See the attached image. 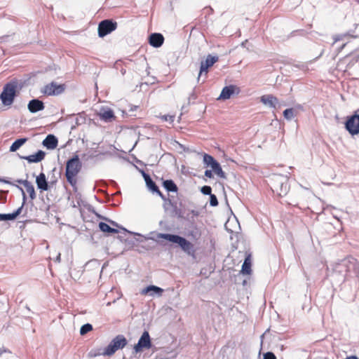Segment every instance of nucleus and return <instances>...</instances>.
I'll return each instance as SVG.
<instances>
[{"label":"nucleus","mask_w":359,"mask_h":359,"mask_svg":"<svg viewBox=\"0 0 359 359\" xmlns=\"http://www.w3.org/2000/svg\"><path fill=\"white\" fill-rule=\"evenodd\" d=\"M82 167V163L78 155H74L72 158H69L66 163L65 176L67 181L71 186L76 189V176L79 174Z\"/></svg>","instance_id":"f257e3e1"},{"label":"nucleus","mask_w":359,"mask_h":359,"mask_svg":"<svg viewBox=\"0 0 359 359\" xmlns=\"http://www.w3.org/2000/svg\"><path fill=\"white\" fill-rule=\"evenodd\" d=\"M157 238H163L166 241L177 244L181 249L188 255H193L194 253V245L185 238L179 235L171 233H158Z\"/></svg>","instance_id":"f03ea898"},{"label":"nucleus","mask_w":359,"mask_h":359,"mask_svg":"<svg viewBox=\"0 0 359 359\" xmlns=\"http://www.w3.org/2000/svg\"><path fill=\"white\" fill-rule=\"evenodd\" d=\"M18 82L11 81L6 83L0 95V100L4 106H10L13 103L17 95Z\"/></svg>","instance_id":"7ed1b4c3"},{"label":"nucleus","mask_w":359,"mask_h":359,"mask_svg":"<svg viewBox=\"0 0 359 359\" xmlns=\"http://www.w3.org/2000/svg\"><path fill=\"white\" fill-rule=\"evenodd\" d=\"M127 339L123 334H118L115 337L107 346L104 348L102 355H112L117 350L124 348L127 345Z\"/></svg>","instance_id":"20e7f679"},{"label":"nucleus","mask_w":359,"mask_h":359,"mask_svg":"<svg viewBox=\"0 0 359 359\" xmlns=\"http://www.w3.org/2000/svg\"><path fill=\"white\" fill-rule=\"evenodd\" d=\"M346 130L351 135L359 134V114L357 111L354 114L347 117L345 123Z\"/></svg>","instance_id":"39448f33"},{"label":"nucleus","mask_w":359,"mask_h":359,"mask_svg":"<svg viewBox=\"0 0 359 359\" xmlns=\"http://www.w3.org/2000/svg\"><path fill=\"white\" fill-rule=\"evenodd\" d=\"M218 59L219 58H218V57L217 55L212 56V55L209 54L206 57L205 60V61H202L201 62L200 72H199V74H198V81H200L201 78L204 74L205 77H204V79L203 80V83L205 82V79L207 77L208 68L212 67L215 62H217L218 61Z\"/></svg>","instance_id":"423d86ee"},{"label":"nucleus","mask_w":359,"mask_h":359,"mask_svg":"<svg viewBox=\"0 0 359 359\" xmlns=\"http://www.w3.org/2000/svg\"><path fill=\"white\" fill-rule=\"evenodd\" d=\"M117 27V23L112 20H102L98 25V36L104 37L114 31Z\"/></svg>","instance_id":"0eeeda50"},{"label":"nucleus","mask_w":359,"mask_h":359,"mask_svg":"<svg viewBox=\"0 0 359 359\" xmlns=\"http://www.w3.org/2000/svg\"><path fill=\"white\" fill-rule=\"evenodd\" d=\"M152 346V343L149 333L144 331L140 337L137 343L134 346V351L136 353L142 352L144 349H149Z\"/></svg>","instance_id":"6e6552de"},{"label":"nucleus","mask_w":359,"mask_h":359,"mask_svg":"<svg viewBox=\"0 0 359 359\" xmlns=\"http://www.w3.org/2000/svg\"><path fill=\"white\" fill-rule=\"evenodd\" d=\"M65 90V84H57L56 82H51L43 87L42 93L48 96L59 95Z\"/></svg>","instance_id":"1a4fd4ad"},{"label":"nucleus","mask_w":359,"mask_h":359,"mask_svg":"<svg viewBox=\"0 0 359 359\" xmlns=\"http://www.w3.org/2000/svg\"><path fill=\"white\" fill-rule=\"evenodd\" d=\"M240 92L239 88L234 85L226 86L223 88L218 100H228L234 93L238 94Z\"/></svg>","instance_id":"9d476101"},{"label":"nucleus","mask_w":359,"mask_h":359,"mask_svg":"<svg viewBox=\"0 0 359 359\" xmlns=\"http://www.w3.org/2000/svg\"><path fill=\"white\" fill-rule=\"evenodd\" d=\"M46 152L42 150H38L35 154L29 156H20L19 158L27 161L29 163H37L44 159Z\"/></svg>","instance_id":"9b49d317"},{"label":"nucleus","mask_w":359,"mask_h":359,"mask_svg":"<svg viewBox=\"0 0 359 359\" xmlns=\"http://www.w3.org/2000/svg\"><path fill=\"white\" fill-rule=\"evenodd\" d=\"M148 41L152 47L159 48L164 42V36L161 33H152L149 36Z\"/></svg>","instance_id":"f8f14e48"},{"label":"nucleus","mask_w":359,"mask_h":359,"mask_svg":"<svg viewBox=\"0 0 359 359\" xmlns=\"http://www.w3.org/2000/svg\"><path fill=\"white\" fill-rule=\"evenodd\" d=\"M260 101L264 105L269 106L273 109H276L278 107H280L277 97L271 94L262 95L260 98Z\"/></svg>","instance_id":"ddd939ff"},{"label":"nucleus","mask_w":359,"mask_h":359,"mask_svg":"<svg viewBox=\"0 0 359 359\" xmlns=\"http://www.w3.org/2000/svg\"><path fill=\"white\" fill-rule=\"evenodd\" d=\"M36 184L41 191H48L50 189L49 182L47 181L43 172H41L36 177Z\"/></svg>","instance_id":"4468645a"},{"label":"nucleus","mask_w":359,"mask_h":359,"mask_svg":"<svg viewBox=\"0 0 359 359\" xmlns=\"http://www.w3.org/2000/svg\"><path fill=\"white\" fill-rule=\"evenodd\" d=\"M44 103L39 99L31 100L27 105V108L31 113H36L44 109Z\"/></svg>","instance_id":"2eb2a0df"},{"label":"nucleus","mask_w":359,"mask_h":359,"mask_svg":"<svg viewBox=\"0 0 359 359\" xmlns=\"http://www.w3.org/2000/svg\"><path fill=\"white\" fill-rule=\"evenodd\" d=\"M99 117L100 118L106 122V123H111L116 119V116L114 115V111L109 108L104 109H103L100 113H99Z\"/></svg>","instance_id":"dca6fc26"},{"label":"nucleus","mask_w":359,"mask_h":359,"mask_svg":"<svg viewBox=\"0 0 359 359\" xmlns=\"http://www.w3.org/2000/svg\"><path fill=\"white\" fill-rule=\"evenodd\" d=\"M58 144L57 138L53 134L48 135L43 140L42 144L48 149H54Z\"/></svg>","instance_id":"f3484780"},{"label":"nucleus","mask_w":359,"mask_h":359,"mask_svg":"<svg viewBox=\"0 0 359 359\" xmlns=\"http://www.w3.org/2000/svg\"><path fill=\"white\" fill-rule=\"evenodd\" d=\"M163 292V290L158 286L149 285L142 290L141 294H147L149 293V294L151 296H153L154 294H156L160 296V295H161Z\"/></svg>","instance_id":"a211bd4d"},{"label":"nucleus","mask_w":359,"mask_h":359,"mask_svg":"<svg viewBox=\"0 0 359 359\" xmlns=\"http://www.w3.org/2000/svg\"><path fill=\"white\" fill-rule=\"evenodd\" d=\"M142 176L145 180L146 184L149 189L152 191H156L158 190V186L156 184V183L152 180L150 175L145 172L142 171Z\"/></svg>","instance_id":"6ab92c4d"},{"label":"nucleus","mask_w":359,"mask_h":359,"mask_svg":"<svg viewBox=\"0 0 359 359\" xmlns=\"http://www.w3.org/2000/svg\"><path fill=\"white\" fill-rule=\"evenodd\" d=\"M163 186L168 192H177L178 189L177 185L172 180H164Z\"/></svg>","instance_id":"aec40b11"},{"label":"nucleus","mask_w":359,"mask_h":359,"mask_svg":"<svg viewBox=\"0 0 359 359\" xmlns=\"http://www.w3.org/2000/svg\"><path fill=\"white\" fill-rule=\"evenodd\" d=\"M27 141V138H19L15 140L11 146L10 147V151L14 152L16 151L20 147H22L26 142Z\"/></svg>","instance_id":"412c9836"},{"label":"nucleus","mask_w":359,"mask_h":359,"mask_svg":"<svg viewBox=\"0 0 359 359\" xmlns=\"http://www.w3.org/2000/svg\"><path fill=\"white\" fill-rule=\"evenodd\" d=\"M99 228L102 231L108 233H116L118 232V229L111 227L109 224L103 222L99 223Z\"/></svg>","instance_id":"4be33fe9"},{"label":"nucleus","mask_w":359,"mask_h":359,"mask_svg":"<svg viewBox=\"0 0 359 359\" xmlns=\"http://www.w3.org/2000/svg\"><path fill=\"white\" fill-rule=\"evenodd\" d=\"M241 273L243 274H250L251 273V262L250 255H248L244 260L242 265Z\"/></svg>","instance_id":"5701e85b"},{"label":"nucleus","mask_w":359,"mask_h":359,"mask_svg":"<svg viewBox=\"0 0 359 359\" xmlns=\"http://www.w3.org/2000/svg\"><path fill=\"white\" fill-rule=\"evenodd\" d=\"M348 37L355 38L356 36H353L351 34L350 32H347L344 33V34H337V35H334L333 36L334 43H336V42L339 41L344 40L345 39L348 38Z\"/></svg>","instance_id":"b1692460"},{"label":"nucleus","mask_w":359,"mask_h":359,"mask_svg":"<svg viewBox=\"0 0 359 359\" xmlns=\"http://www.w3.org/2000/svg\"><path fill=\"white\" fill-rule=\"evenodd\" d=\"M26 184L27 185L25 187V188L26 189L27 192L29 194L30 199H35L36 196L33 184L30 182L29 183H26Z\"/></svg>","instance_id":"393cba45"},{"label":"nucleus","mask_w":359,"mask_h":359,"mask_svg":"<svg viewBox=\"0 0 359 359\" xmlns=\"http://www.w3.org/2000/svg\"><path fill=\"white\" fill-rule=\"evenodd\" d=\"M165 203H168L175 211L176 214H178V210L177 206V203L173 201L171 198H166L165 196L163 194L160 196Z\"/></svg>","instance_id":"a878e982"},{"label":"nucleus","mask_w":359,"mask_h":359,"mask_svg":"<svg viewBox=\"0 0 359 359\" xmlns=\"http://www.w3.org/2000/svg\"><path fill=\"white\" fill-rule=\"evenodd\" d=\"M284 118L288 121L294 117V109L292 108L286 109L283 111Z\"/></svg>","instance_id":"bb28decb"},{"label":"nucleus","mask_w":359,"mask_h":359,"mask_svg":"<svg viewBox=\"0 0 359 359\" xmlns=\"http://www.w3.org/2000/svg\"><path fill=\"white\" fill-rule=\"evenodd\" d=\"M93 330V325L90 323H86L81 327L80 334L85 335Z\"/></svg>","instance_id":"cd10ccee"},{"label":"nucleus","mask_w":359,"mask_h":359,"mask_svg":"<svg viewBox=\"0 0 359 359\" xmlns=\"http://www.w3.org/2000/svg\"><path fill=\"white\" fill-rule=\"evenodd\" d=\"M214 160L215 158L211 155H209L208 154H203V161L204 165H206L207 167H210V165L212 163Z\"/></svg>","instance_id":"c85d7f7f"},{"label":"nucleus","mask_w":359,"mask_h":359,"mask_svg":"<svg viewBox=\"0 0 359 359\" xmlns=\"http://www.w3.org/2000/svg\"><path fill=\"white\" fill-rule=\"evenodd\" d=\"M15 219V216L13 213L8 214H1L0 213V221H8Z\"/></svg>","instance_id":"c756f323"},{"label":"nucleus","mask_w":359,"mask_h":359,"mask_svg":"<svg viewBox=\"0 0 359 359\" xmlns=\"http://www.w3.org/2000/svg\"><path fill=\"white\" fill-rule=\"evenodd\" d=\"M213 172L220 178L222 179H226V175L225 174V172L222 170V168L221 167V165L218 166L217 168H215V170H213Z\"/></svg>","instance_id":"7c9ffc66"},{"label":"nucleus","mask_w":359,"mask_h":359,"mask_svg":"<svg viewBox=\"0 0 359 359\" xmlns=\"http://www.w3.org/2000/svg\"><path fill=\"white\" fill-rule=\"evenodd\" d=\"M201 191L204 195H208L210 196L212 194V188L210 186L205 185L201 187Z\"/></svg>","instance_id":"2f4dec72"},{"label":"nucleus","mask_w":359,"mask_h":359,"mask_svg":"<svg viewBox=\"0 0 359 359\" xmlns=\"http://www.w3.org/2000/svg\"><path fill=\"white\" fill-rule=\"evenodd\" d=\"M210 205L212 207H215L218 205V200L215 194H210Z\"/></svg>","instance_id":"473e14b6"},{"label":"nucleus","mask_w":359,"mask_h":359,"mask_svg":"<svg viewBox=\"0 0 359 359\" xmlns=\"http://www.w3.org/2000/svg\"><path fill=\"white\" fill-rule=\"evenodd\" d=\"M22 193V206L25 205V204L26 203V201H27V195L25 192V191L23 190V189L18 186V185H15Z\"/></svg>","instance_id":"72a5a7b5"},{"label":"nucleus","mask_w":359,"mask_h":359,"mask_svg":"<svg viewBox=\"0 0 359 359\" xmlns=\"http://www.w3.org/2000/svg\"><path fill=\"white\" fill-rule=\"evenodd\" d=\"M108 222H109L111 225H113L114 226L119 227V228H120V226H118V223H116V222L112 221V220H111V219H109V220H108ZM121 229L122 230H123L124 231H126V232H128V233H133V232H130V231H128L126 229H125V228H123V227H121ZM134 234H135V233H134ZM135 235L141 236L140 233H135Z\"/></svg>","instance_id":"f704fd0d"},{"label":"nucleus","mask_w":359,"mask_h":359,"mask_svg":"<svg viewBox=\"0 0 359 359\" xmlns=\"http://www.w3.org/2000/svg\"><path fill=\"white\" fill-rule=\"evenodd\" d=\"M263 359H277L273 352L269 351L264 354Z\"/></svg>","instance_id":"c9c22d12"},{"label":"nucleus","mask_w":359,"mask_h":359,"mask_svg":"<svg viewBox=\"0 0 359 359\" xmlns=\"http://www.w3.org/2000/svg\"><path fill=\"white\" fill-rule=\"evenodd\" d=\"M280 189H281V192H283V194L284 195H285L288 191V187H287V183H284V182H281L280 184Z\"/></svg>","instance_id":"e433bc0d"},{"label":"nucleus","mask_w":359,"mask_h":359,"mask_svg":"<svg viewBox=\"0 0 359 359\" xmlns=\"http://www.w3.org/2000/svg\"><path fill=\"white\" fill-rule=\"evenodd\" d=\"M175 116H170V115H164L162 116V119L165 121H170L173 122L174 121Z\"/></svg>","instance_id":"4c0bfd02"},{"label":"nucleus","mask_w":359,"mask_h":359,"mask_svg":"<svg viewBox=\"0 0 359 359\" xmlns=\"http://www.w3.org/2000/svg\"><path fill=\"white\" fill-rule=\"evenodd\" d=\"M23 207H24V206H22V205H21V206H20V207H19V208H18L15 211H14V212H13V214L14 215V216H15V219H16V218H17V217H18V215H20V214L22 212V209H23Z\"/></svg>","instance_id":"58836bf2"},{"label":"nucleus","mask_w":359,"mask_h":359,"mask_svg":"<svg viewBox=\"0 0 359 359\" xmlns=\"http://www.w3.org/2000/svg\"><path fill=\"white\" fill-rule=\"evenodd\" d=\"M220 164L218 163V161L215 159L212 163L210 165V167L212 168V170L213 171Z\"/></svg>","instance_id":"ea45409f"},{"label":"nucleus","mask_w":359,"mask_h":359,"mask_svg":"<svg viewBox=\"0 0 359 359\" xmlns=\"http://www.w3.org/2000/svg\"><path fill=\"white\" fill-rule=\"evenodd\" d=\"M212 172L213 171L212 170H206L204 173L205 176L208 178H212L213 177Z\"/></svg>","instance_id":"a19ab883"},{"label":"nucleus","mask_w":359,"mask_h":359,"mask_svg":"<svg viewBox=\"0 0 359 359\" xmlns=\"http://www.w3.org/2000/svg\"><path fill=\"white\" fill-rule=\"evenodd\" d=\"M16 182L20 184H22L24 187H25L27 184L26 183H29V181L27 180H17Z\"/></svg>","instance_id":"79ce46f5"},{"label":"nucleus","mask_w":359,"mask_h":359,"mask_svg":"<svg viewBox=\"0 0 359 359\" xmlns=\"http://www.w3.org/2000/svg\"><path fill=\"white\" fill-rule=\"evenodd\" d=\"M196 98H197V95H196V94L195 93V92H194V91H193V92L191 93V94L190 95V96H189V101H190L191 100H195Z\"/></svg>","instance_id":"37998d69"},{"label":"nucleus","mask_w":359,"mask_h":359,"mask_svg":"<svg viewBox=\"0 0 359 359\" xmlns=\"http://www.w3.org/2000/svg\"><path fill=\"white\" fill-rule=\"evenodd\" d=\"M0 181H1V182H4V183H6V184L15 185V184H13L11 182H10L9 180H6V179H0Z\"/></svg>","instance_id":"c03bdc74"},{"label":"nucleus","mask_w":359,"mask_h":359,"mask_svg":"<svg viewBox=\"0 0 359 359\" xmlns=\"http://www.w3.org/2000/svg\"><path fill=\"white\" fill-rule=\"evenodd\" d=\"M57 179L55 177L54 180H52L49 182V185L50 187V186H53L56 182H57Z\"/></svg>","instance_id":"a18cd8bd"},{"label":"nucleus","mask_w":359,"mask_h":359,"mask_svg":"<svg viewBox=\"0 0 359 359\" xmlns=\"http://www.w3.org/2000/svg\"><path fill=\"white\" fill-rule=\"evenodd\" d=\"M60 260H61V255H60V253H58L55 261L59 263V262H60Z\"/></svg>","instance_id":"49530a36"},{"label":"nucleus","mask_w":359,"mask_h":359,"mask_svg":"<svg viewBox=\"0 0 359 359\" xmlns=\"http://www.w3.org/2000/svg\"><path fill=\"white\" fill-rule=\"evenodd\" d=\"M151 192L156 193L159 196H161L163 195V194L161 192V191L159 190L158 188V190L152 191Z\"/></svg>","instance_id":"de8ad7c7"},{"label":"nucleus","mask_w":359,"mask_h":359,"mask_svg":"<svg viewBox=\"0 0 359 359\" xmlns=\"http://www.w3.org/2000/svg\"><path fill=\"white\" fill-rule=\"evenodd\" d=\"M344 359H359V358L356 355H350V356H347Z\"/></svg>","instance_id":"09e8293b"},{"label":"nucleus","mask_w":359,"mask_h":359,"mask_svg":"<svg viewBox=\"0 0 359 359\" xmlns=\"http://www.w3.org/2000/svg\"><path fill=\"white\" fill-rule=\"evenodd\" d=\"M89 355H90L91 357H95V356H97V355H100V353H93V351H90V352L89 353Z\"/></svg>","instance_id":"8fccbe9b"},{"label":"nucleus","mask_w":359,"mask_h":359,"mask_svg":"<svg viewBox=\"0 0 359 359\" xmlns=\"http://www.w3.org/2000/svg\"><path fill=\"white\" fill-rule=\"evenodd\" d=\"M192 213L194 215H198V212L197 211H195V210H192Z\"/></svg>","instance_id":"3c124183"},{"label":"nucleus","mask_w":359,"mask_h":359,"mask_svg":"<svg viewBox=\"0 0 359 359\" xmlns=\"http://www.w3.org/2000/svg\"><path fill=\"white\" fill-rule=\"evenodd\" d=\"M346 46V43H344L342 46L341 47V49L344 48V47Z\"/></svg>","instance_id":"603ef678"},{"label":"nucleus","mask_w":359,"mask_h":359,"mask_svg":"<svg viewBox=\"0 0 359 359\" xmlns=\"http://www.w3.org/2000/svg\"><path fill=\"white\" fill-rule=\"evenodd\" d=\"M4 351H6V350H4ZM3 352V350H0V354H1Z\"/></svg>","instance_id":"864d4df0"},{"label":"nucleus","mask_w":359,"mask_h":359,"mask_svg":"<svg viewBox=\"0 0 359 359\" xmlns=\"http://www.w3.org/2000/svg\"><path fill=\"white\" fill-rule=\"evenodd\" d=\"M55 170H56V168H53V170H52V171H53V172H55Z\"/></svg>","instance_id":"5fc2aeb1"}]
</instances>
